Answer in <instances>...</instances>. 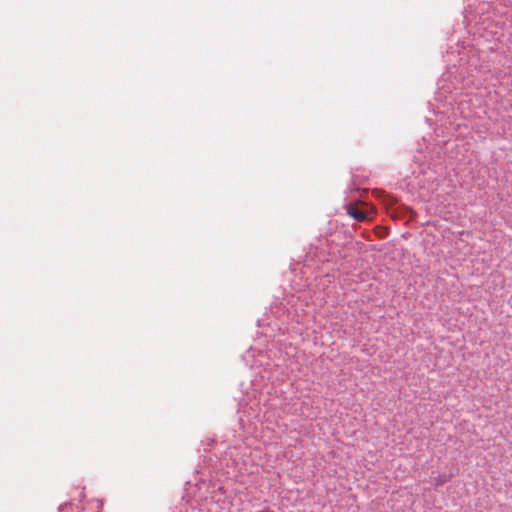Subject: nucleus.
Here are the masks:
<instances>
[{
  "mask_svg": "<svg viewBox=\"0 0 512 512\" xmlns=\"http://www.w3.org/2000/svg\"><path fill=\"white\" fill-rule=\"evenodd\" d=\"M348 215H350L352 218H354L357 221H366L368 219H371V214H373V211H367L363 210L359 207L358 204H349L346 208Z\"/></svg>",
  "mask_w": 512,
  "mask_h": 512,
  "instance_id": "obj_1",
  "label": "nucleus"
}]
</instances>
